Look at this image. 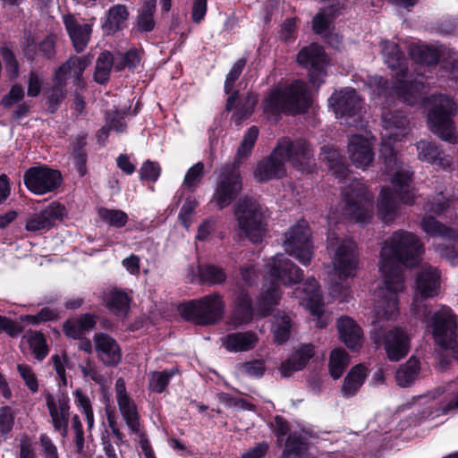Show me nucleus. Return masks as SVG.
Masks as SVG:
<instances>
[{"label": "nucleus", "mask_w": 458, "mask_h": 458, "mask_svg": "<svg viewBox=\"0 0 458 458\" xmlns=\"http://www.w3.org/2000/svg\"><path fill=\"white\" fill-rule=\"evenodd\" d=\"M423 251L420 238L404 230L394 232L383 242L378 263L382 281L374 293L375 329L381 321L395 320L398 318V293L405 289L403 267L419 264Z\"/></svg>", "instance_id": "1"}, {"label": "nucleus", "mask_w": 458, "mask_h": 458, "mask_svg": "<svg viewBox=\"0 0 458 458\" xmlns=\"http://www.w3.org/2000/svg\"><path fill=\"white\" fill-rule=\"evenodd\" d=\"M384 132L380 147V157L384 161L385 174L401 202L412 204L416 196L413 186V171L397 157L393 144L401 140L410 131L409 121L399 111L384 110L382 113Z\"/></svg>", "instance_id": "2"}, {"label": "nucleus", "mask_w": 458, "mask_h": 458, "mask_svg": "<svg viewBox=\"0 0 458 458\" xmlns=\"http://www.w3.org/2000/svg\"><path fill=\"white\" fill-rule=\"evenodd\" d=\"M381 55L385 64L393 71H397L394 86L389 88L386 81L380 76H372L369 80V86L373 90V95L378 98L384 97L386 100L392 95H397L410 105L416 103L421 96L424 88L422 78L420 80H406L407 67L405 57L400 50L397 43L390 40L380 42Z\"/></svg>", "instance_id": "3"}, {"label": "nucleus", "mask_w": 458, "mask_h": 458, "mask_svg": "<svg viewBox=\"0 0 458 458\" xmlns=\"http://www.w3.org/2000/svg\"><path fill=\"white\" fill-rule=\"evenodd\" d=\"M327 249L334 269L335 281L329 286L330 295L341 302L352 295L351 282L356 275L358 254L355 242L338 231L330 228Z\"/></svg>", "instance_id": "4"}, {"label": "nucleus", "mask_w": 458, "mask_h": 458, "mask_svg": "<svg viewBox=\"0 0 458 458\" xmlns=\"http://www.w3.org/2000/svg\"><path fill=\"white\" fill-rule=\"evenodd\" d=\"M289 161L297 170L310 173L315 166L313 150L304 140L282 139L271 155L257 165L254 177L258 182L281 178L285 174L284 163Z\"/></svg>", "instance_id": "5"}, {"label": "nucleus", "mask_w": 458, "mask_h": 458, "mask_svg": "<svg viewBox=\"0 0 458 458\" xmlns=\"http://www.w3.org/2000/svg\"><path fill=\"white\" fill-rule=\"evenodd\" d=\"M310 105V96L301 81L280 82L264 97L261 106L269 119H278L281 114L304 112Z\"/></svg>", "instance_id": "6"}, {"label": "nucleus", "mask_w": 458, "mask_h": 458, "mask_svg": "<svg viewBox=\"0 0 458 458\" xmlns=\"http://www.w3.org/2000/svg\"><path fill=\"white\" fill-rule=\"evenodd\" d=\"M373 193L362 182L352 180L344 191L341 212L330 210L327 216L329 226L338 224L342 218L361 224L369 222L373 216Z\"/></svg>", "instance_id": "7"}, {"label": "nucleus", "mask_w": 458, "mask_h": 458, "mask_svg": "<svg viewBox=\"0 0 458 458\" xmlns=\"http://www.w3.org/2000/svg\"><path fill=\"white\" fill-rule=\"evenodd\" d=\"M234 216L238 234L258 244L262 242L267 232L265 208L252 198L240 199L234 205Z\"/></svg>", "instance_id": "8"}, {"label": "nucleus", "mask_w": 458, "mask_h": 458, "mask_svg": "<svg viewBox=\"0 0 458 458\" xmlns=\"http://www.w3.org/2000/svg\"><path fill=\"white\" fill-rule=\"evenodd\" d=\"M426 215L421 220L422 230L429 236H440L443 239L455 242L458 233L437 221L432 215L446 218L456 216V208L454 199L448 194L438 192L431 196L424 207Z\"/></svg>", "instance_id": "9"}, {"label": "nucleus", "mask_w": 458, "mask_h": 458, "mask_svg": "<svg viewBox=\"0 0 458 458\" xmlns=\"http://www.w3.org/2000/svg\"><path fill=\"white\" fill-rule=\"evenodd\" d=\"M426 105H428V123L433 133L443 140L455 143L456 133L451 117L455 113L454 103L445 95H437L429 98Z\"/></svg>", "instance_id": "10"}, {"label": "nucleus", "mask_w": 458, "mask_h": 458, "mask_svg": "<svg viewBox=\"0 0 458 458\" xmlns=\"http://www.w3.org/2000/svg\"><path fill=\"white\" fill-rule=\"evenodd\" d=\"M180 315L197 325H211L220 320L225 310V302L219 293H212L182 303L178 308Z\"/></svg>", "instance_id": "11"}, {"label": "nucleus", "mask_w": 458, "mask_h": 458, "mask_svg": "<svg viewBox=\"0 0 458 458\" xmlns=\"http://www.w3.org/2000/svg\"><path fill=\"white\" fill-rule=\"evenodd\" d=\"M440 290V274L438 270L432 267H423L418 274L414 295L411 303V310L414 315L428 324L429 312L426 304V300L437 296Z\"/></svg>", "instance_id": "12"}, {"label": "nucleus", "mask_w": 458, "mask_h": 458, "mask_svg": "<svg viewBox=\"0 0 458 458\" xmlns=\"http://www.w3.org/2000/svg\"><path fill=\"white\" fill-rule=\"evenodd\" d=\"M284 247L286 253L303 266L310 264L314 255L311 231L305 220H299L284 233Z\"/></svg>", "instance_id": "13"}, {"label": "nucleus", "mask_w": 458, "mask_h": 458, "mask_svg": "<svg viewBox=\"0 0 458 458\" xmlns=\"http://www.w3.org/2000/svg\"><path fill=\"white\" fill-rule=\"evenodd\" d=\"M428 327L432 329L436 344L444 349H451L454 359L458 360L457 322L452 310L448 307L441 308L433 314Z\"/></svg>", "instance_id": "14"}, {"label": "nucleus", "mask_w": 458, "mask_h": 458, "mask_svg": "<svg viewBox=\"0 0 458 458\" xmlns=\"http://www.w3.org/2000/svg\"><path fill=\"white\" fill-rule=\"evenodd\" d=\"M242 188V177L238 169L234 165H225L220 170L211 201L219 209H223L233 202Z\"/></svg>", "instance_id": "15"}, {"label": "nucleus", "mask_w": 458, "mask_h": 458, "mask_svg": "<svg viewBox=\"0 0 458 458\" xmlns=\"http://www.w3.org/2000/svg\"><path fill=\"white\" fill-rule=\"evenodd\" d=\"M26 188L36 195H44L54 191L62 182L58 170L47 165H35L27 169L23 174Z\"/></svg>", "instance_id": "16"}, {"label": "nucleus", "mask_w": 458, "mask_h": 458, "mask_svg": "<svg viewBox=\"0 0 458 458\" xmlns=\"http://www.w3.org/2000/svg\"><path fill=\"white\" fill-rule=\"evenodd\" d=\"M265 272L267 276L285 286H292L303 277L302 270L283 253L266 261Z\"/></svg>", "instance_id": "17"}, {"label": "nucleus", "mask_w": 458, "mask_h": 458, "mask_svg": "<svg viewBox=\"0 0 458 458\" xmlns=\"http://www.w3.org/2000/svg\"><path fill=\"white\" fill-rule=\"evenodd\" d=\"M265 272L267 276L285 286H292L303 277L302 270L283 253L266 261Z\"/></svg>", "instance_id": "18"}, {"label": "nucleus", "mask_w": 458, "mask_h": 458, "mask_svg": "<svg viewBox=\"0 0 458 458\" xmlns=\"http://www.w3.org/2000/svg\"><path fill=\"white\" fill-rule=\"evenodd\" d=\"M297 61L301 66L309 69L310 81L313 85L319 86L324 82L328 60L320 46L311 44L303 47L297 55Z\"/></svg>", "instance_id": "19"}, {"label": "nucleus", "mask_w": 458, "mask_h": 458, "mask_svg": "<svg viewBox=\"0 0 458 458\" xmlns=\"http://www.w3.org/2000/svg\"><path fill=\"white\" fill-rule=\"evenodd\" d=\"M293 295L310 310L311 315L318 318L316 323L318 327H326L327 322L324 320L320 321V317L324 313L322 295L318 286V282L313 277L308 278L302 284L301 289H295Z\"/></svg>", "instance_id": "20"}, {"label": "nucleus", "mask_w": 458, "mask_h": 458, "mask_svg": "<svg viewBox=\"0 0 458 458\" xmlns=\"http://www.w3.org/2000/svg\"><path fill=\"white\" fill-rule=\"evenodd\" d=\"M115 396L119 411L127 427L131 433L142 437L137 406L128 394L125 382L121 377L115 382Z\"/></svg>", "instance_id": "21"}, {"label": "nucleus", "mask_w": 458, "mask_h": 458, "mask_svg": "<svg viewBox=\"0 0 458 458\" xmlns=\"http://www.w3.org/2000/svg\"><path fill=\"white\" fill-rule=\"evenodd\" d=\"M374 138L372 136L352 135L348 143L347 150L350 160L357 167L366 169L374 160Z\"/></svg>", "instance_id": "22"}, {"label": "nucleus", "mask_w": 458, "mask_h": 458, "mask_svg": "<svg viewBox=\"0 0 458 458\" xmlns=\"http://www.w3.org/2000/svg\"><path fill=\"white\" fill-rule=\"evenodd\" d=\"M46 404L48 409L52 424L56 431H59L63 437L68 435V422L70 419V400L64 394L46 396Z\"/></svg>", "instance_id": "23"}, {"label": "nucleus", "mask_w": 458, "mask_h": 458, "mask_svg": "<svg viewBox=\"0 0 458 458\" xmlns=\"http://www.w3.org/2000/svg\"><path fill=\"white\" fill-rule=\"evenodd\" d=\"M329 106L333 108L336 117H355L360 112L362 100L354 89L346 88L335 92L329 98Z\"/></svg>", "instance_id": "24"}, {"label": "nucleus", "mask_w": 458, "mask_h": 458, "mask_svg": "<svg viewBox=\"0 0 458 458\" xmlns=\"http://www.w3.org/2000/svg\"><path fill=\"white\" fill-rule=\"evenodd\" d=\"M382 341L387 357L392 361L403 359L410 350V336L402 327L390 329L383 335Z\"/></svg>", "instance_id": "25"}, {"label": "nucleus", "mask_w": 458, "mask_h": 458, "mask_svg": "<svg viewBox=\"0 0 458 458\" xmlns=\"http://www.w3.org/2000/svg\"><path fill=\"white\" fill-rule=\"evenodd\" d=\"M94 348L98 359L106 366H116L122 359L119 344L107 334L98 333L94 335Z\"/></svg>", "instance_id": "26"}, {"label": "nucleus", "mask_w": 458, "mask_h": 458, "mask_svg": "<svg viewBox=\"0 0 458 458\" xmlns=\"http://www.w3.org/2000/svg\"><path fill=\"white\" fill-rule=\"evenodd\" d=\"M63 213L64 208L60 204L51 203L40 212L30 216L26 221L25 228L29 232L48 230L62 217Z\"/></svg>", "instance_id": "27"}, {"label": "nucleus", "mask_w": 458, "mask_h": 458, "mask_svg": "<svg viewBox=\"0 0 458 458\" xmlns=\"http://www.w3.org/2000/svg\"><path fill=\"white\" fill-rule=\"evenodd\" d=\"M418 158L420 161L428 162L437 168L447 170L453 164V158L445 155L433 142L420 140L416 144Z\"/></svg>", "instance_id": "28"}, {"label": "nucleus", "mask_w": 458, "mask_h": 458, "mask_svg": "<svg viewBox=\"0 0 458 458\" xmlns=\"http://www.w3.org/2000/svg\"><path fill=\"white\" fill-rule=\"evenodd\" d=\"M340 338L352 351L359 350L363 344V333L356 322L349 317H341L337 320Z\"/></svg>", "instance_id": "29"}, {"label": "nucleus", "mask_w": 458, "mask_h": 458, "mask_svg": "<svg viewBox=\"0 0 458 458\" xmlns=\"http://www.w3.org/2000/svg\"><path fill=\"white\" fill-rule=\"evenodd\" d=\"M311 448L306 432H292L286 442L282 458H312Z\"/></svg>", "instance_id": "30"}, {"label": "nucleus", "mask_w": 458, "mask_h": 458, "mask_svg": "<svg viewBox=\"0 0 458 458\" xmlns=\"http://www.w3.org/2000/svg\"><path fill=\"white\" fill-rule=\"evenodd\" d=\"M259 337L251 331L231 333L221 338V344L230 352H243L252 350Z\"/></svg>", "instance_id": "31"}, {"label": "nucleus", "mask_w": 458, "mask_h": 458, "mask_svg": "<svg viewBox=\"0 0 458 458\" xmlns=\"http://www.w3.org/2000/svg\"><path fill=\"white\" fill-rule=\"evenodd\" d=\"M341 0H329L313 18L312 29L316 34L327 37L330 32L334 19L340 13Z\"/></svg>", "instance_id": "32"}, {"label": "nucleus", "mask_w": 458, "mask_h": 458, "mask_svg": "<svg viewBox=\"0 0 458 458\" xmlns=\"http://www.w3.org/2000/svg\"><path fill=\"white\" fill-rule=\"evenodd\" d=\"M64 23L76 51H83L90 38L91 26L88 23H79L72 14L64 16Z\"/></svg>", "instance_id": "33"}, {"label": "nucleus", "mask_w": 458, "mask_h": 458, "mask_svg": "<svg viewBox=\"0 0 458 458\" xmlns=\"http://www.w3.org/2000/svg\"><path fill=\"white\" fill-rule=\"evenodd\" d=\"M314 355V348L311 344H303L297 349L287 360L280 367V373L284 377H289L294 371L302 369Z\"/></svg>", "instance_id": "34"}, {"label": "nucleus", "mask_w": 458, "mask_h": 458, "mask_svg": "<svg viewBox=\"0 0 458 458\" xmlns=\"http://www.w3.org/2000/svg\"><path fill=\"white\" fill-rule=\"evenodd\" d=\"M89 64V61L84 56H72L55 71V80L66 82L69 78H73L74 81L80 82Z\"/></svg>", "instance_id": "35"}, {"label": "nucleus", "mask_w": 458, "mask_h": 458, "mask_svg": "<svg viewBox=\"0 0 458 458\" xmlns=\"http://www.w3.org/2000/svg\"><path fill=\"white\" fill-rule=\"evenodd\" d=\"M253 314L251 300L249 294L242 290L235 299L234 307L229 323L234 327L248 324L252 320Z\"/></svg>", "instance_id": "36"}, {"label": "nucleus", "mask_w": 458, "mask_h": 458, "mask_svg": "<svg viewBox=\"0 0 458 458\" xmlns=\"http://www.w3.org/2000/svg\"><path fill=\"white\" fill-rule=\"evenodd\" d=\"M95 325V317L91 314H84L67 320L64 324V331L70 338L81 339L94 328Z\"/></svg>", "instance_id": "37"}, {"label": "nucleus", "mask_w": 458, "mask_h": 458, "mask_svg": "<svg viewBox=\"0 0 458 458\" xmlns=\"http://www.w3.org/2000/svg\"><path fill=\"white\" fill-rule=\"evenodd\" d=\"M377 208L378 218L385 223H391L397 216L398 205L389 188L383 187L381 189L377 200Z\"/></svg>", "instance_id": "38"}, {"label": "nucleus", "mask_w": 458, "mask_h": 458, "mask_svg": "<svg viewBox=\"0 0 458 458\" xmlns=\"http://www.w3.org/2000/svg\"><path fill=\"white\" fill-rule=\"evenodd\" d=\"M368 376L367 369L361 365L354 366L346 375L341 388L344 397L350 398L358 393Z\"/></svg>", "instance_id": "39"}, {"label": "nucleus", "mask_w": 458, "mask_h": 458, "mask_svg": "<svg viewBox=\"0 0 458 458\" xmlns=\"http://www.w3.org/2000/svg\"><path fill=\"white\" fill-rule=\"evenodd\" d=\"M282 296L280 286L276 282L263 285L258 304L257 315L266 317L269 315L273 306L277 305Z\"/></svg>", "instance_id": "40"}, {"label": "nucleus", "mask_w": 458, "mask_h": 458, "mask_svg": "<svg viewBox=\"0 0 458 458\" xmlns=\"http://www.w3.org/2000/svg\"><path fill=\"white\" fill-rule=\"evenodd\" d=\"M320 157L323 161L327 163L329 170L335 177L339 179L347 177L349 169L344 164L338 149L334 147L325 146L322 148Z\"/></svg>", "instance_id": "41"}, {"label": "nucleus", "mask_w": 458, "mask_h": 458, "mask_svg": "<svg viewBox=\"0 0 458 458\" xmlns=\"http://www.w3.org/2000/svg\"><path fill=\"white\" fill-rule=\"evenodd\" d=\"M409 55L418 64L431 65L439 59L437 49L420 42H412L409 46Z\"/></svg>", "instance_id": "42"}, {"label": "nucleus", "mask_w": 458, "mask_h": 458, "mask_svg": "<svg viewBox=\"0 0 458 458\" xmlns=\"http://www.w3.org/2000/svg\"><path fill=\"white\" fill-rule=\"evenodd\" d=\"M129 17V12L125 5L115 4L109 8L103 29L107 33H114L121 30Z\"/></svg>", "instance_id": "43"}, {"label": "nucleus", "mask_w": 458, "mask_h": 458, "mask_svg": "<svg viewBox=\"0 0 458 458\" xmlns=\"http://www.w3.org/2000/svg\"><path fill=\"white\" fill-rule=\"evenodd\" d=\"M25 344H29L32 353L39 360H43L48 353L46 338L38 331H27L21 338V345L22 346Z\"/></svg>", "instance_id": "44"}, {"label": "nucleus", "mask_w": 458, "mask_h": 458, "mask_svg": "<svg viewBox=\"0 0 458 458\" xmlns=\"http://www.w3.org/2000/svg\"><path fill=\"white\" fill-rule=\"evenodd\" d=\"M106 306L116 316H125L130 309L131 299L129 295L123 292L114 290L110 292L106 297Z\"/></svg>", "instance_id": "45"}, {"label": "nucleus", "mask_w": 458, "mask_h": 458, "mask_svg": "<svg viewBox=\"0 0 458 458\" xmlns=\"http://www.w3.org/2000/svg\"><path fill=\"white\" fill-rule=\"evenodd\" d=\"M420 361L411 357L405 364L402 365L396 371L395 378L400 386L406 387L411 385L419 377Z\"/></svg>", "instance_id": "46"}, {"label": "nucleus", "mask_w": 458, "mask_h": 458, "mask_svg": "<svg viewBox=\"0 0 458 458\" xmlns=\"http://www.w3.org/2000/svg\"><path fill=\"white\" fill-rule=\"evenodd\" d=\"M156 3V0H144L137 18V27L140 31L148 32L154 29Z\"/></svg>", "instance_id": "47"}, {"label": "nucleus", "mask_w": 458, "mask_h": 458, "mask_svg": "<svg viewBox=\"0 0 458 458\" xmlns=\"http://www.w3.org/2000/svg\"><path fill=\"white\" fill-rule=\"evenodd\" d=\"M258 95L252 92L248 93L235 106V111L233 114V120L236 124H240L243 120L250 117L258 103Z\"/></svg>", "instance_id": "48"}, {"label": "nucleus", "mask_w": 458, "mask_h": 458, "mask_svg": "<svg viewBox=\"0 0 458 458\" xmlns=\"http://www.w3.org/2000/svg\"><path fill=\"white\" fill-rule=\"evenodd\" d=\"M178 373L176 369L164 371H152L148 374V387L155 393H163L171 378Z\"/></svg>", "instance_id": "49"}, {"label": "nucleus", "mask_w": 458, "mask_h": 458, "mask_svg": "<svg viewBox=\"0 0 458 458\" xmlns=\"http://www.w3.org/2000/svg\"><path fill=\"white\" fill-rule=\"evenodd\" d=\"M292 324L290 318L284 312L278 311L275 316L272 331L276 342L283 344L286 342L290 336Z\"/></svg>", "instance_id": "50"}, {"label": "nucleus", "mask_w": 458, "mask_h": 458, "mask_svg": "<svg viewBox=\"0 0 458 458\" xmlns=\"http://www.w3.org/2000/svg\"><path fill=\"white\" fill-rule=\"evenodd\" d=\"M115 57H113L109 52L101 53L96 64L94 79L98 83H105L110 75L112 66H114Z\"/></svg>", "instance_id": "51"}, {"label": "nucleus", "mask_w": 458, "mask_h": 458, "mask_svg": "<svg viewBox=\"0 0 458 458\" xmlns=\"http://www.w3.org/2000/svg\"><path fill=\"white\" fill-rule=\"evenodd\" d=\"M73 396L75 405L85 416L88 430L91 431L95 425V420L89 397L83 394L81 389H76L73 392Z\"/></svg>", "instance_id": "52"}, {"label": "nucleus", "mask_w": 458, "mask_h": 458, "mask_svg": "<svg viewBox=\"0 0 458 458\" xmlns=\"http://www.w3.org/2000/svg\"><path fill=\"white\" fill-rule=\"evenodd\" d=\"M349 364L347 352L340 348L332 351L329 360V371L335 379H338Z\"/></svg>", "instance_id": "53"}, {"label": "nucleus", "mask_w": 458, "mask_h": 458, "mask_svg": "<svg viewBox=\"0 0 458 458\" xmlns=\"http://www.w3.org/2000/svg\"><path fill=\"white\" fill-rule=\"evenodd\" d=\"M204 167L202 162H198L191 166L184 175L182 186L189 191L194 192L204 177Z\"/></svg>", "instance_id": "54"}, {"label": "nucleus", "mask_w": 458, "mask_h": 458, "mask_svg": "<svg viewBox=\"0 0 458 458\" xmlns=\"http://www.w3.org/2000/svg\"><path fill=\"white\" fill-rule=\"evenodd\" d=\"M199 276L201 283L208 284H222L226 279L225 271L213 265L199 267Z\"/></svg>", "instance_id": "55"}, {"label": "nucleus", "mask_w": 458, "mask_h": 458, "mask_svg": "<svg viewBox=\"0 0 458 458\" xmlns=\"http://www.w3.org/2000/svg\"><path fill=\"white\" fill-rule=\"evenodd\" d=\"M65 94V81H58L55 77L54 85L47 93L48 108L50 112L54 113L56 110L58 106L64 99Z\"/></svg>", "instance_id": "56"}, {"label": "nucleus", "mask_w": 458, "mask_h": 458, "mask_svg": "<svg viewBox=\"0 0 458 458\" xmlns=\"http://www.w3.org/2000/svg\"><path fill=\"white\" fill-rule=\"evenodd\" d=\"M259 133V128L254 125L247 130L237 150V157L239 158H246L250 155Z\"/></svg>", "instance_id": "57"}, {"label": "nucleus", "mask_w": 458, "mask_h": 458, "mask_svg": "<svg viewBox=\"0 0 458 458\" xmlns=\"http://www.w3.org/2000/svg\"><path fill=\"white\" fill-rule=\"evenodd\" d=\"M99 217L110 226L123 227L128 221V216L125 212L118 209L100 208L98 210Z\"/></svg>", "instance_id": "58"}, {"label": "nucleus", "mask_w": 458, "mask_h": 458, "mask_svg": "<svg viewBox=\"0 0 458 458\" xmlns=\"http://www.w3.org/2000/svg\"><path fill=\"white\" fill-rule=\"evenodd\" d=\"M140 56L136 49H131L124 55H119L115 57L114 68L122 70L125 67L135 68L140 64Z\"/></svg>", "instance_id": "59"}, {"label": "nucleus", "mask_w": 458, "mask_h": 458, "mask_svg": "<svg viewBox=\"0 0 458 458\" xmlns=\"http://www.w3.org/2000/svg\"><path fill=\"white\" fill-rule=\"evenodd\" d=\"M198 204L195 198L188 197L180 210L178 218L186 229H189L191 225V216Z\"/></svg>", "instance_id": "60"}, {"label": "nucleus", "mask_w": 458, "mask_h": 458, "mask_svg": "<svg viewBox=\"0 0 458 458\" xmlns=\"http://www.w3.org/2000/svg\"><path fill=\"white\" fill-rule=\"evenodd\" d=\"M17 369L28 388L33 393L37 392L38 384L33 369L27 364H18Z\"/></svg>", "instance_id": "61"}, {"label": "nucleus", "mask_w": 458, "mask_h": 458, "mask_svg": "<svg viewBox=\"0 0 458 458\" xmlns=\"http://www.w3.org/2000/svg\"><path fill=\"white\" fill-rule=\"evenodd\" d=\"M1 54L5 64L6 72L11 79L16 78L19 74V64L13 53L10 49L4 47L2 48Z\"/></svg>", "instance_id": "62"}, {"label": "nucleus", "mask_w": 458, "mask_h": 458, "mask_svg": "<svg viewBox=\"0 0 458 458\" xmlns=\"http://www.w3.org/2000/svg\"><path fill=\"white\" fill-rule=\"evenodd\" d=\"M140 174L141 180L156 182L160 175V166L158 164L148 160L141 165Z\"/></svg>", "instance_id": "63"}, {"label": "nucleus", "mask_w": 458, "mask_h": 458, "mask_svg": "<svg viewBox=\"0 0 458 458\" xmlns=\"http://www.w3.org/2000/svg\"><path fill=\"white\" fill-rule=\"evenodd\" d=\"M39 445L41 446V455L43 458H59L56 445L47 434H41L39 436Z\"/></svg>", "instance_id": "64"}]
</instances>
